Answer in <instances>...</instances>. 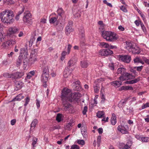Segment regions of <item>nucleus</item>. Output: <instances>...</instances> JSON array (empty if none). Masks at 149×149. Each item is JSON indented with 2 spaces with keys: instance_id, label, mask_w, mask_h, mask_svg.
<instances>
[{
  "instance_id": "obj_1",
  "label": "nucleus",
  "mask_w": 149,
  "mask_h": 149,
  "mask_svg": "<svg viewBox=\"0 0 149 149\" xmlns=\"http://www.w3.org/2000/svg\"><path fill=\"white\" fill-rule=\"evenodd\" d=\"M14 16L13 12L10 10H6L0 13V19L4 23H13L14 20L13 18Z\"/></svg>"
},
{
  "instance_id": "obj_2",
  "label": "nucleus",
  "mask_w": 149,
  "mask_h": 149,
  "mask_svg": "<svg viewBox=\"0 0 149 149\" xmlns=\"http://www.w3.org/2000/svg\"><path fill=\"white\" fill-rule=\"evenodd\" d=\"M102 36L104 39L109 41H114L118 39L116 34L111 31H102Z\"/></svg>"
},
{
  "instance_id": "obj_3",
  "label": "nucleus",
  "mask_w": 149,
  "mask_h": 149,
  "mask_svg": "<svg viewBox=\"0 0 149 149\" xmlns=\"http://www.w3.org/2000/svg\"><path fill=\"white\" fill-rule=\"evenodd\" d=\"M126 48L130 52H132L133 54H139L140 51V48L133 45L131 43H127Z\"/></svg>"
},
{
  "instance_id": "obj_4",
  "label": "nucleus",
  "mask_w": 149,
  "mask_h": 149,
  "mask_svg": "<svg viewBox=\"0 0 149 149\" xmlns=\"http://www.w3.org/2000/svg\"><path fill=\"white\" fill-rule=\"evenodd\" d=\"M72 92L70 89H63L62 93L61 98L62 100H68L69 101V97H71Z\"/></svg>"
},
{
  "instance_id": "obj_5",
  "label": "nucleus",
  "mask_w": 149,
  "mask_h": 149,
  "mask_svg": "<svg viewBox=\"0 0 149 149\" xmlns=\"http://www.w3.org/2000/svg\"><path fill=\"white\" fill-rule=\"evenodd\" d=\"M63 106L62 109L65 111H68L70 112H72L74 108L68 102V100H62Z\"/></svg>"
},
{
  "instance_id": "obj_6",
  "label": "nucleus",
  "mask_w": 149,
  "mask_h": 149,
  "mask_svg": "<svg viewBox=\"0 0 149 149\" xmlns=\"http://www.w3.org/2000/svg\"><path fill=\"white\" fill-rule=\"evenodd\" d=\"M49 72L47 67H46L43 69V73L41 78V81L43 83H46L47 81L49 76Z\"/></svg>"
},
{
  "instance_id": "obj_7",
  "label": "nucleus",
  "mask_w": 149,
  "mask_h": 149,
  "mask_svg": "<svg viewBox=\"0 0 149 149\" xmlns=\"http://www.w3.org/2000/svg\"><path fill=\"white\" fill-rule=\"evenodd\" d=\"M23 19L24 22L29 24L32 23L31 15L29 11L25 12Z\"/></svg>"
},
{
  "instance_id": "obj_8",
  "label": "nucleus",
  "mask_w": 149,
  "mask_h": 149,
  "mask_svg": "<svg viewBox=\"0 0 149 149\" xmlns=\"http://www.w3.org/2000/svg\"><path fill=\"white\" fill-rule=\"evenodd\" d=\"M119 56V59L125 63H130L131 60V57L129 55H120Z\"/></svg>"
},
{
  "instance_id": "obj_9",
  "label": "nucleus",
  "mask_w": 149,
  "mask_h": 149,
  "mask_svg": "<svg viewBox=\"0 0 149 149\" xmlns=\"http://www.w3.org/2000/svg\"><path fill=\"white\" fill-rule=\"evenodd\" d=\"M113 54V52L110 49H102L100 50L99 55L102 56H107Z\"/></svg>"
},
{
  "instance_id": "obj_10",
  "label": "nucleus",
  "mask_w": 149,
  "mask_h": 149,
  "mask_svg": "<svg viewBox=\"0 0 149 149\" xmlns=\"http://www.w3.org/2000/svg\"><path fill=\"white\" fill-rule=\"evenodd\" d=\"M81 94L79 92L74 93H72L71 97L69 98V101L72 102L75 99H78L81 97Z\"/></svg>"
},
{
  "instance_id": "obj_11",
  "label": "nucleus",
  "mask_w": 149,
  "mask_h": 149,
  "mask_svg": "<svg viewBox=\"0 0 149 149\" xmlns=\"http://www.w3.org/2000/svg\"><path fill=\"white\" fill-rule=\"evenodd\" d=\"M23 55H24V60L27 59V56L28 55L27 48H23L21 49L20 55L23 56Z\"/></svg>"
},
{
  "instance_id": "obj_12",
  "label": "nucleus",
  "mask_w": 149,
  "mask_h": 149,
  "mask_svg": "<svg viewBox=\"0 0 149 149\" xmlns=\"http://www.w3.org/2000/svg\"><path fill=\"white\" fill-rule=\"evenodd\" d=\"M73 89L75 91H79L81 88L79 81H77L73 82L72 84Z\"/></svg>"
},
{
  "instance_id": "obj_13",
  "label": "nucleus",
  "mask_w": 149,
  "mask_h": 149,
  "mask_svg": "<svg viewBox=\"0 0 149 149\" xmlns=\"http://www.w3.org/2000/svg\"><path fill=\"white\" fill-rule=\"evenodd\" d=\"M100 81V79H98L94 83V88L95 92H98L99 91L100 88L99 83Z\"/></svg>"
},
{
  "instance_id": "obj_14",
  "label": "nucleus",
  "mask_w": 149,
  "mask_h": 149,
  "mask_svg": "<svg viewBox=\"0 0 149 149\" xmlns=\"http://www.w3.org/2000/svg\"><path fill=\"white\" fill-rule=\"evenodd\" d=\"M24 75L22 72H17L12 74L13 78L18 79L22 77Z\"/></svg>"
},
{
  "instance_id": "obj_15",
  "label": "nucleus",
  "mask_w": 149,
  "mask_h": 149,
  "mask_svg": "<svg viewBox=\"0 0 149 149\" xmlns=\"http://www.w3.org/2000/svg\"><path fill=\"white\" fill-rule=\"evenodd\" d=\"M32 52H33L32 51ZM37 61V58L35 55L33 54V52H31L29 58V62L31 63H33Z\"/></svg>"
},
{
  "instance_id": "obj_16",
  "label": "nucleus",
  "mask_w": 149,
  "mask_h": 149,
  "mask_svg": "<svg viewBox=\"0 0 149 149\" xmlns=\"http://www.w3.org/2000/svg\"><path fill=\"white\" fill-rule=\"evenodd\" d=\"M72 69V68L71 69H68L66 68L65 69L63 72V76L65 78H67L70 75L71 73Z\"/></svg>"
},
{
  "instance_id": "obj_17",
  "label": "nucleus",
  "mask_w": 149,
  "mask_h": 149,
  "mask_svg": "<svg viewBox=\"0 0 149 149\" xmlns=\"http://www.w3.org/2000/svg\"><path fill=\"white\" fill-rule=\"evenodd\" d=\"M118 130L123 134H127L128 132L127 130L124 126L119 125L118 127Z\"/></svg>"
},
{
  "instance_id": "obj_18",
  "label": "nucleus",
  "mask_w": 149,
  "mask_h": 149,
  "mask_svg": "<svg viewBox=\"0 0 149 149\" xmlns=\"http://www.w3.org/2000/svg\"><path fill=\"white\" fill-rule=\"evenodd\" d=\"M19 30V29L15 27H10L9 29V31L10 34H14L18 32Z\"/></svg>"
},
{
  "instance_id": "obj_19",
  "label": "nucleus",
  "mask_w": 149,
  "mask_h": 149,
  "mask_svg": "<svg viewBox=\"0 0 149 149\" xmlns=\"http://www.w3.org/2000/svg\"><path fill=\"white\" fill-rule=\"evenodd\" d=\"M24 96H22L21 94L17 95L11 101V102L15 101H20L22 99L24 98Z\"/></svg>"
},
{
  "instance_id": "obj_20",
  "label": "nucleus",
  "mask_w": 149,
  "mask_h": 149,
  "mask_svg": "<svg viewBox=\"0 0 149 149\" xmlns=\"http://www.w3.org/2000/svg\"><path fill=\"white\" fill-rule=\"evenodd\" d=\"M116 117L114 113H112L111 118V123L112 125H114L116 123Z\"/></svg>"
},
{
  "instance_id": "obj_21",
  "label": "nucleus",
  "mask_w": 149,
  "mask_h": 149,
  "mask_svg": "<svg viewBox=\"0 0 149 149\" xmlns=\"http://www.w3.org/2000/svg\"><path fill=\"white\" fill-rule=\"evenodd\" d=\"M111 84L116 87H118L122 85V82L121 81H116L111 82Z\"/></svg>"
},
{
  "instance_id": "obj_22",
  "label": "nucleus",
  "mask_w": 149,
  "mask_h": 149,
  "mask_svg": "<svg viewBox=\"0 0 149 149\" xmlns=\"http://www.w3.org/2000/svg\"><path fill=\"white\" fill-rule=\"evenodd\" d=\"M23 83L21 81H17L15 84L16 88L15 89L17 91L19 89H20L22 86Z\"/></svg>"
},
{
  "instance_id": "obj_23",
  "label": "nucleus",
  "mask_w": 149,
  "mask_h": 149,
  "mask_svg": "<svg viewBox=\"0 0 149 149\" xmlns=\"http://www.w3.org/2000/svg\"><path fill=\"white\" fill-rule=\"evenodd\" d=\"M124 75L126 78V80L132 79L134 78V77L132 74L127 72H126L124 73Z\"/></svg>"
},
{
  "instance_id": "obj_24",
  "label": "nucleus",
  "mask_w": 149,
  "mask_h": 149,
  "mask_svg": "<svg viewBox=\"0 0 149 149\" xmlns=\"http://www.w3.org/2000/svg\"><path fill=\"white\" fill-rule=\"evenodd\" d=\"M134 63H141L143 64L144 63V62L142 61L140 58L137 56L134 59Z\"/></svg>"
},
{
  "instance_id": "obj_25",
  "label": "nucleus",
  "mask_w": 149,
  "mask_h": 149,
  "mask_svg": "<svg viewBox=\"0 0 149 149\" xmlns=\"http://www.w3.org/2000/svg\"><path fill=\"white\" fill-rule=\"evenodd\" d=\"M88 65V63L87 61L83 60L81 62V66L82 68H86Z\"/></svg>"
},
{
  "instance_id": "obj_26",
  "label": "nucleus",
  "mask_w": 149,
  "mask_h": 149,
  "mask_svg": "<svg viewBox=\"0 0 149 149\" xmlns=\"http://www.w3.org/2000/svg\"><path fill=\"white\" fill-rule=\"evenodd\" d=\"M68 66L66 68L68 69H71L70 67L73 66L74 64V58H72L68 61Z\"/></svg>"
},
{
  "instance_id": "obj_27",
  "label": "nucleus",
  "mask_w": 149,
  "mask_h": 149,
  "mask_svg": "<svg viewBox=\"0 0 149 149\" xmlns=\"http://www.w3.org/2000/svg\"><path fill=\"white\" fill-rule=\"evenodd\" d=\"M22 55H19L18 59L17 60V62L16 63V65L17 67L20 66V64L22 62Z\"/></svg>"
},
{
  "instance_id": "obj_28",
  "label": "nucleus",
  "mask_w": 149,
  "mask_h": 149,
  "mask_svg": "<svg viewBox=\"0 0 149 149\" xmlns=\"http://www.w3.org/2000/svg\"><path fill=\"white\" fill-rule=\"evenodd\" d=\"M126 72L125 69L123 68H118V69L117 73L121 74V75L124 74Z\"/></svg>"
},
{
  "instance_id": "obj_29",
  "label": "nucleus",
  "mask_w": 149,
  "mask_h": 149,
  "mask_svg": "<svg viewBox=\"0 0 149 149\" xmlns=\"http://www.w3.org/2000/svg\"><path fill=\"white\" fill-rule=\"evenodd\" d=\"M66 33L67 34H69L70 32L73 31L71 25H68L66 27Z\"/></svg>"
},
{
  "instance_id": "obj_30",
  "label": "nucleus",
  "mask_w": 149,
  "mask_h": 149,
  "mask_svg": "<svg viewBox=\"0 0 149 149\" xmlns=\"http://www.w3.org/2000/svg\"><path fill=\"white\" fill-rule=\"evenodd\" d=\"M3 76L4 77L7 78H13L12 74H10L8 73H4L3 74Z\"/></svg>"
},
{
  "instance_id": "obj_31",
  "label": "nucleus",
  "mask_w": 149,
  "mask_h": 149,
  "mask_svg": "<svg viewBox=\"0 0 149 149\" xmlns=\"http://www.w3.org/2000/svg\"><path fill=\"white\" fill-rule=\"evenodd\" d=\"M38 123V120L37 119H34L32 122L31 124V128L33 127L34 128L35 127L36 124Z\"/></svg>"
},
{
  "instance_id": "obj_32",
  "label": "nucleus",
  "mask_w": 149,
  "mask_h": 149,
  "mask_svg": "<svg viewBox=\"0 0 149 149\" xmlns=\"http://www.w3.org/2000/svg\"><path fill=\"white\" fill-rule=\"evenodd\" d=\"M58 18L55 17H51L49 19V21L50 24H54L57 20Z\"/></svg>"
},
{
  "instance_id": "obj_33",
  "label": "nucleus",
  "mask_w": 149,
  "mask_h": 149,
  "mask_svg": "<svg viewBox=\"0 0 149 149\" xmlns=\"http://www.w3.org/2000/svg\"><path fill=\"white\" fill-rule=\"evenodd\" d=\"M62 114L60 113L57 114L56 116V120L58 122H59L61 120Z\"/></svg>"
},
{
  "instance_id": "obj_34",
  "label": "nucleus",
  "mask_w": 149,
  "mask_h": 149,
  "mask_svg": "<svg viewBox=\"0 0 149 149\" xmlns=\"http://www.w3.org/2000/svg\"><path fill=\"white\" fill-rule=\"evenodd\" d=\"M141 140L143 142H148L149 141V137H141Z\"/></svg>"
},
{
  "instance_id": "obj_35",
  "label": "nucleus",
  "mask_w": 149,
  "mask_h": 149,
  "mask_svg": "<svg viewBox=\"0 0 149 149\" xmlns=\"http://www.w3.org/2000/svg\"><path fill=\"white\" fill-rule=\"evenodd\" d=\"M104 113L103 111H99L97 113V116L99 118H101L104 117Z\"/></svg>"
},
{
  "instance_id": "obj_36",
  "label": "nucleus",
  "mask_w": 149,
  "mask_h": 149,
  "mask_svg": "<svg viewBox=\"0 0 149 149\" xmlns=\"http://www.w3.org/2000/svg\"><path fill=\"white\" fill-rule=\"evenodd\" d=\"M24 7H23L22 8V10L21 11H20L18 13V15H17L15 17V19L17 20H18L19 19V16L24 11Z\"/></svg>"
},
{
  "instance_id": "obj_37",
  "label": "nucleus",
  "mask_w": 149,
  "mask_h": 149,
  "mask_svg": "<svg viewBox=\"0 0 149 149\" xmlns=\"http://www.w3.org/2000/svg\"><path fill=\"white\" fill-rule=\"evenodd\" d=\"M32 36L34 40H35L36 39V37H37L38 36V32L36 31H34L32 33Z\"/></svg>"
},
{
  "instance_id": "obj_38",
  "label": "nucleus",
  "mask_w": 149,
  "mask_h": 149,
  "mask_svg": "<svg viewBox=\"0 0 149 149\" xmlns=\"http://www.w3.org/2000/svg\"><path fill=\"white\" fill-rule=\"evenodd\" d=\"M67 54V52L65 51H63L62 53L61 59V61H63L65 58V56Z\"/></svg>"
},
{
  "instance_id": "obj_39",
  "label": "nucleus",
  "mask_w": 149,
  "mask_h": 149,
  "mask_svg": "<svg viewBox=\"0 0 149 149\" xmlns=\"http://www.w3.org/2000/svg\"><path fill=\"white\" fill-rule=\"evenodd\" d=\"M57 12L58 15L60 16H61L64 12L63 11L61 8H59Z\"/></svg>"
},
{
  "instance_id": "obj_40",
  "label": "nucleus",
  "mask_w": 149,
  "mask_h": 149,
  "mask_svg": "<svg viewBox=\"0 0 149 149\" xmlns=\"http://www.w3.org/2000/svg\"><path fill=\"white\" fill-rule=\"evenodd\" d=\"M72 123H69L66 125V126L65 127L66 129L68 130L70 128H71L72 127Z\"/></svg>"
},
{
  "instance_id": "obj_41",
  "label": "nucleus",
  "mask_w": 149,
  "mask_h": 149,
  "mask_svg": "<svg viewBox=\"0 0 149 149\" xmlns=\"http://www.w3.org/2000/svg\"><path fill=\"white\" fill-rule=\"evenodd\" d=\"M4 2L8 5L13 4L15 2L13 0H6V1Z\"/></svg>"
},
{
  "instance_id": "obj_42",
  "label": "nucleus",
  "mask_w": 149,
  "mask_h": 149,
  "mask_svg": "<svg viewBox=\"0 0 149 149\" xmlns=\"http://www.w3.org/2000/svg\"><path fill=\"white\" fill-rule=\"evenodd\" d=\"M77 142L78 144L82 145H84L85 143V141L83 140H78Z\"/></svg>"
},
{
  "instance_id": "obj_43",
  "label": "nucleus",
  "mask_w": 149,
  "mask_h": 149,
  "mask_svg": "<svg viewBox=\"0 0 149 149\" xmlns=\"http://www.w3.org/2000/svg\"><path fill=\"white\" fill-rule=\"evenodd\" d=\"M7 43H8V45L10 46L14 44L15 43V42L14 41L12 40H10L7 41Z\"/></svg>"
},
{
  "instance_id": "obj_44",
  "label": "nucleus",
  "mask_w": 149,
  "mask_h": 149,
  "mask_svg": "<svg viewBox=\"0 0 149 149\" xmlns=\"http://www.w3.org/2000/svg\"><path fill=\"white\" fill-rule=\"evenodd\" d=\"M124 74H122L121 76L119 78V80L120 81H123L126 80V78L125 77V76Z\"/></svg>"
},
{
  "instance_id": "obj_45",
  "label": "nucleus",
  "mask_w": 149,
  "mask_h": 149,
  "mask_svg": "<svg viewBox=\"0 0 149 149\" xmlns=\"http://www.w3.org/2000/svg\"><path fill=\"white\" fill-rule=\"evenodd\" d=\"M101 138V136H99L97 138V146L98 147H99L100 146Z\"/></svg>"
},
{
  "instance_id": "obj_46",
  "label": "nucleus",
  "mask_w": 149,
  "mask_h": 149,
  "mask_svg": "<svg viewBox=\"0 0 149 149\" xmlns=\"http://www.w3.org/2000/svg\"><path fill=\"white\" fill-rule=\"evenodd\" d=\"M143 66H140L139 67H134V68H136V70L137 71L139 72H141V71L142 69L143 68Z\"/></svg>"
},
{
  "instance_id": "obj_47",
  "label": "nucleus",
  "mask_w": 149,
  "mask_h": 149,
  "mask_svg": "<svg viewBox=\"0 0 149 149\" xmlns=\"http://www.w3.org/2000/svg\"><path fill=\"white\" fill-rule=\"evenodd\" d=\"M88 108L87 106H85L83 110L82 111L83 114L84 115H85L86 114V113L87 111Z\"/></svg>"
},
{
  "instance_id": "obj_48",
  "label": "nucleus",
  "mask_w": 149,
  "mask_h": 149,
  "mask_svg": "<svg viewBox=\"0 0 149 149\" xmlns=\"http://www.w3.org/2000/svg\"><path fill=\"white\" fill-rule=\"evenodd\" d=\"M30 101V99L28 97H27L25 98V103L24 104L25 106H26L28 104L29 102Z\"/></svg>"
},
{
  "instance_id": "obj_49",
  "label": "nucleus",
  "mask_w": 149,
  "mask_h": 149,
  "mask_svg": "<svg viewBox=\"0 0 149 149\" xmlns=\"http://www.w3.org/2000/svg\"><path fill=\"white\" fill-rule=\"evenodd\" d=\"M79 146L77 145H73L71 146V149H79Z\"/></svg>"
},
{
  "instance_id": "obj_50",
  "label": "nucleus",
  "mask_w": 149,
  "mask_h": 149,
  "mask_svg": "<svg viewBox=\"0 0 149 149\" xmlns=\"http://www.w3.org/2000/svg\"><path fill=\"white\" fill-rule=\"evenodd\" d=\"M141 78L140 77H138L137 78L133 80L134 84L136 83L139 81L140 80Z\"/></svg>"
},
{
  "instance_id": "obj_51",
  "label": "nucleus",
  "mask_w": 149,
  "mask_h": 149,
  "mask_svg": "<svg viewBox=\"0 0 149 149\" xmlns=\"http://www.w3.org/2000/svg\"><path fill=\"white\" fill-rule=\"evenodd\" d=\"M125 84H134L133 80L127 81L125 82Z\"/></svg>"
},
{
  "instance_id": "obj_52",
  "label": "nucleus",
  "mask_w": 149,
  "mask_h": 149,
  "mask_svg": "<svg viewBox=\"0 0 149 149\" xmlns=\"http://www.w3.org/2000/svg\"><path fill=\"white\" fill-rule=\"evenodd\" d=\"M109 66L111 70H114V65L113 63L112 62L111 64H109Z\"/></svg>"
},
{
  "instance_id": "obj_53",
  "label": "nucleus",
  "mask_w": 149,
  "mask_h": 149,
  "mask_svg": "<svg viewBox=\"0 0 149 149\" xmlns=\"http://www.w3.org/2000/svg\"><path fill=\"white\" fill-rule=\"evenodd\" d=\"M81 132L83 137L85 138H86L87 136V132L85 131H84L83 132H82V131H81Z\"/></svg>"
},
{
  "instance_id": "obj_54",
  "label": "nucleus",
  "mask_w": 149,
  "mask_h": 149,
  "mask_svg": "<svg viewBox=\"0 0 149 149\" xmlns=\"http://www.w3.org/2000/svg\"><path fill=\"white\" fill-rule=\"evenodd\" d=\"M72 47V46L68 44V54H69L70 51V49Z\"/></svg>"
},
{
  "instance_id": "obj_55",
  "label": "nucleus",
  "mask_w": 149,
  "mask_h": 149,
  "mask_svg": "<svg viewBox=\"0 0 149 149\" xmlns=\"http://www.w3.org/2000/svg\"><path fill=\"white\" fill-rule=\"evenodd\" d=\"M9 45H8V43H7V42H4L2 45V46L3 47H8Z\"/></svg>"
},
{
  "instance_id": "obj_56",
  "label": "nucleus",
  "mask_w": 149,
  "mask_h": 149,
  "mask_svg": "<svg viewBox=\"0 0 149 149\" xmlns=\"http://www.w3.org/2000/svg\"><path fill=\"white\" fill-rule=\"evenodd\" d=\"M125 90H127L129 89H130L131 90H132L133 88L131 86H125Z\"/></svg>"
},
{
  "instance_id": "obj_57",
  "label": "nucleus",
  "mask_w": 149,
  "mask_h": 149,
  "mask_svg": "<svg viewBox=\"0 0 149 149\" xmlns=\"http://www.w3.org/2000/svg\"><path fill=\"white\" fill-rule=\"evenodd\" d=\"M80 44L82 46L85 45L86 44L85 43V40H81Z\"/></svg>"
},
{
  "instance_id": "obj_58",
  "label": "nucleus",
  "mask_w": 149,
  "mask_h": 149,
  "mask_svg": "<svg viewBox=\"0 0 149 149\" xmlns=\"http://www.w3.org/2000/svg\"><path fill=\"white\" fill-rule=\"evenodd\" d=\"M140 24L142 29L143 31H144V30L145 29V27L144 24L141 22H140Z\"/></svg>"
},
{
  "instance_id": "obj_59",
  "label": "nucleus",
  "mask_w": 149,
  "mask_h": 149,
  "mask_svg": "<svg viewBox=\"0 0 149 149\" xmlns=\"http://www.w3.org/2000/svg\"><path fill=\"white\" fill-rule=\"evenodd\" d=\"M120 9L124 12H126L127 10L124 6H122L120 7Z\"/></svg>"
},
{
  "instance_id": "obj_60",
  "label": "nucleus",
  "mask_w": 149,
  "mask_h": 149,
  "mask_svg": "<svg viewBox=\"0 0 149 149\" xmlns=\"http://www.w3.org/2000/svg\"><path fill=\"white\" fill-rule=\"evenodd\" d=\"M16 120L15 119H13L11 121V124L12 125H13L15 124L16 122Z\"/></svg>"
},
{
  "instance_id": "obj_61",
  "label": "nucleus",
  "mask_w": 149,
  "mask_h": 149,
  "mask_svg": "<svg viewBox=\"0 0 149 149\" xmlns=\"http://www.w3.org/2000/svg\"><path fill=\"white\" fill-rule=\"evenodd\" d=\"M130 148V145H127V144L124 146V148L123 149H129Z\"/></svg>"
},
{
  "instance_id": "obj_62",
  "label": "nucleus",
  "mask_w": 149,
  "mask_h": 149,
  "mask_svg": "<svg viewBox=\"0 0 149 149\" xmlns=\"http://www.w3.org/2000/svg\"><path fill=\"white\" fill-rule=\"evenodd\" d=\"M130 71L131 72H133L135 75H137V73L136 71L134 69H131L130 70Z\"/></svg>"
},
{
  "instance_id": "obj_63",
  "label": "nucleus",
  "mask_w": 149,
  "mask_h": 149,
  "mask_svg": "<svg viewBox=\"0 0 149 149\" xmlns=\"http://www.w3.org/2000/svg\"><path fill=\"white\" fill-rule=\"evenodd\" d=\"M99 133L100 134H102L103 132V130L102 128H100L98 129Z\"/></svg>"
},
{
  "instance_id": "obj_64",
  "label": "nucleus",
  "mask_w": 149,
  "mask_h": 149,
  "mask_svg": "<svg viewBox=\"0 0 149 149\" xmlns=\"http://www.w3.org/2000/svg\"><path fill=\"white\" fill-rule=\"evenodd\" d=\"M118 29L120 30L121 31H124L125 29L121 25L118 26Z\"/></svg>"
}]
</instances>
